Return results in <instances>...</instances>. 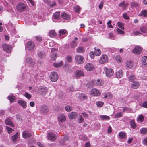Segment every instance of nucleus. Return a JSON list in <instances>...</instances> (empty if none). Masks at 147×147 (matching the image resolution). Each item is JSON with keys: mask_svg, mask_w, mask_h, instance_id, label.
<instances>
[{"mask_svg": "<svg viewBox=\"0 0 147 147\" xmlns=\"http://www.w3.org/2000/svg\"><path fill=\"white\" fill-rule=\"evenodd\" d=\"M140 131L141 134H145L147 133V128H141L140 130Z\"/></svg>", "mask_w": 147, "mask_h": 147, "instance_id": "nucleus-45", "label": "nucleus"}, {"mask_svg": "<svg viewBox=\"0 0 147 147\" xmlns=\"http://www.w3.org/2000/svg\"><path fill=\"white\" fill-rule=\"evenodd\" d=\"M5 123L6 124L9 125L11 127H13L14 126V124L12 121L9 119L7 118L6 119Z\"/></svg>", "mask_w": 147, "mask_h": 147, "instance_id": "nucleus-18", "label": "nucleus"}, {"mask_svg": "<svg viewBox=\"0 0 147 147\" xmlns=\"http://www.w3.org/2000/svg\"><path fill=\"white\" fill-rule=\"evenodd\" d=\"M123 113L122 112L117 113L115 116V117L118 118L122 116Z\"/></svg>", "mask_w": 147, "mask_h": 147, "instance_id": "nucleus-49", "label": "nucleus"}, {"mask_svg": "<svg viewBox=\"0 0 147 147\" xmlns=\"http://www.w3.org/2000/svg\"><path fill=\"white\" fill-rule=\"evenodd\" d=\"M6 128L9 133H10L14 130L13 129L7 126L6 127Z\"/></svg>", "mask_w": 147, "mask_h": 147, "instance_id": "nucleus-52", "label": "nucleus"}, {"mask_svg": "<svg viewBox=\"0 0 147 147\" xmlns=\"http://www.w3.org/2000/svg\"><path fill=\"white\" fill-rule=\"evenodd\" d=\"M129 80L130 82H133L134 81H136V78L135 76L134 75H131L128 77Z\"/></svg>", "mask_w": 147, "mask_h": 147, "instance_id": "nucleus-32", "label": "nucleus"}, {"mask_svg": "<svg viewBox=\"0 0 147 147\" xmlns=\"http://www.w3.org/2000/svg\"><path fill=\"white\" fill-rule=\"evenodd\" d=\"M87 96L86 94L84 93L80 94L79 96V98L80 100H84L87 99Z\"/></svg>", "mask_w": 147, "mask_h": 147, "instance_id": "nucleus-21", "label": "nucleus"}, {"mask_svg": "<svg viewBox=\"0 0 147 147\" xmlns=\"http://www.w3.org/2000/svg\"><path fill=\"white\" fill-rule=\"evenodd\" d=\"M106 94H107V98H112V95L111 93L108 92L106 93Z\"/></svg>", "mask_w": 147, "mask_h": 147, "instance_id": "nucleus-62", "label": "nucleus"}, {"mask_svg": "<svg viewBox=\"0 0 147 147\" xmlns=\"http://www.w3.org/2000/svg\"><path fill=\"white\" fill-rule=\"evenodd\" d=\"M104 1H102L99 5V8L100 9H101L103 7Z\"/></svg>", "mask_w": 147, "mask_h": 147, "instance_id": "nucleus-61", "label": "nucleus"}, {"mask_svg": "<svg viewBox=\"0 0 147 147\" xmlns=\"http://www.w3.org/2000/svg\"><path fill=\"white\" fill-rule=\"evenodd\" d=\"M77 116V113L75 112L71 113L68 115V117L70 119H75Z\"/></svg>", "mask_w": 147, "mask_h": 147, "instance_id": "nucleus-22", "label": "nucleus"}, {"mask_svg": "<svg viewBox=\"0 0 147 147\" xmlns=\"http://www.w3.org/2000/svg\"><path fill=\"white\" fill-rule=\"evenodd\" d=\"M23 137L24 138L26 139L32 136L30 132L28 131H24L22 133Z\"/></svg>", "mask_w": 147, "mask_h": 147, "instance_id": "nucleus-16", "label": "nucleus"}, {"mask_svg": "<svg viewBox=\"0 0 147 147\" xmlns=\"http://www.w3.org/2000/svg\"><path fill=\"white\" fill-rule=\"evenodd\" d=\"M141 48L140 47L137 46L133 49L132 52L135 54H139L141 52Z\"/></svg>", "mask_w": 147, "mask_h": 147, "instance_id": "nucleus-17", "label": "nucleus"}, {"mask_svg": "<svg viewBox=\"0 0 147 147\" xmlns=\"http://www.w3.org/2000/svg\"><path fill=\"white\" fill-rule=\"evenodd\" d=\"M26 48L29 50H32L34 47L35 45L33 42L29 41L26 45Z\"/></svg>", "mask_w": 147, "mask_h": 147, "instance_id": "nucleus-9", "label": "nucleus"}, {"mask_svg": "<svg viewBox=\"0 0 147 147\" xmlns=\"http://www.w3.org/2000/svg\"><path fill=\"white\" fill-rule=\"evenodd\" d=\"M123 72L121 70H120L116 73V76L118 78H121L123 77Z\"/></svg>", "mask_w": 147, "mask_h": 147, "instance_id": "nucleus-20", "label": "nucleus"}, {"mask_svg": "<svg viewBox=\"0 0 147 147\" xmlns=\"http://www.w3.org/2000/svg\"><path fill=\"white\" fill-rule=\"evenodd\" d=\"M78 123H80L83 122L84 121V118L81 115H79L78 117L77 120Z\"/></svg>", "mask_w": 147, "mask_h": 147, "instance_id": "nucleus-35", "label": "nucleus"}, {"mask_svg": "<svg viewBox=\"0 0 147 147\" xmlns=\"http://www.w3.org/2000/svg\"><path fill=\"white\" fill-rule=\"evenodd\" d=\"M126 67L128 69H130L133 66L132 61H127L126 63Z\"/></svg>", "mask_w": 147, "mask_h": 147, "instance_id": "nucleus-30", "label": "nucleus"}, {"mask_svg": "<svg viewBox=\"0 0 147 147\" xmlns=\"http://www.w3.org/2000/svg\"><path fill=\"white\" fill-rule=\"evenodd\" d=\"M116 30L117 33L119 34H125V32L124 31H123L119 28L117 29Z\"/></svg>", "mask_w": 147, "mask_h": 147, "instance_id": "nucleus-56", "label": "nucleus"}, {"mask_svg": "<svg viewBox=\"0 0 147 147\" xmlns=\"http://www.w3.org/2000/svg\"><path fill=\"white\" fill-rule=\"evenodd\" d=\"M91 95L93 96H99L100 95V93L99 91L97 89H93L91 91Z\"/></svg>", "mask_w": 147, "mask_h": 147, "instance_id": "nucleus-13", "label": "nucleus"}, {"mask_svg": "<svg viewBox=\"0 0 147 147\" xmlns=\"http://www.w3.org/2000/svg\"><path fill=\"white\" fill-rule=\"evenodd\" d=\"M38 55L40 58H42L45 57V54L44 52H40L38 53Z\"/></svg>", "mask_w": 147, "mask_h": 147, "instance_id": "nucleus-51", "label": "nucleus"}, {"mask_svg": "<svg viewBox=\"0 0 147 147\" xmlns=\"http://www.w3.org/2000/svg\"><path fill=\"white\" fill-rule=\"evenodd\" d=\"M94 53L95 55L96 56H99L101 53V51L99 49H95L94 52Z\"/></svg>", "mask_w": 147, "mask_h": 147, "instance_id": "nucleus-38", "label": "nucleus"}, {"mask_svg": "<svg viewBox=\"0 0 147 147\" xmlns=\"http://www.w3.org/2000/svg\"><path fill=\"white\" fill-rule=\"evenodd\" d=\"M104 69L105 72L106 76L108 77H110L113 74L114 72L113 69L110 68H108L106 67H104Z\"/></svg>", "mask_w": 147, "mask_h": 147, "instance_id": "nucleus-3", "label": "nucleus"}, {"mask_svg": "<svg viewBox=\"0 0 147 147\" xmlns=\"http://www.w3.org/2000/svg\"><path fill=\"white\" fill-rule=\"evenodd\" d=\"M140 86V84L139 82L137 81H134L132 82L131 85V87L132 88L134 89H137L139 88Z\"/></svg>", "mask_w": 147, "mask_h": 147, "instance_id": "nucleus-15", "label": "nucleus"}, {"mask_svg": "<svg viewBox=\"0 0 147 147\" xmlns=\"http://www.w3.org/2000/svg\"><path fill=\"white\" fill-rule=\"evenodd\" d=\"M144 119V117L142 115L138 116V121H139L141 122H142L143 121Z\"/></svg>", "mask_w": 147, "mask_h": 147, "instance_id": "nucleus-55", "label": "nucleus"}, {"mask_svg": "<svg viewBox=\"0 0 147 147\" xmlns=\"http://www.w3.org/2000/svg\"><path fill=\"white\" fill-rule=\"evenodd\" d=\"M56 35V32L54 30H51L49 33V35L51 37H53Z\"/></svg>", "mask_w": 147, "mask_h": 147, "instance_id": "nucleus-41", "label": "nucleus"}, {"mask_svg": "<svg viewBox=\"0 0 147 147\" xmlns=\"http://www.w3.org/2000/svg\"><path fill=\"white\" fill-rule=\"evenodd\" d=\"M8 99L11 102H13L15 100V97L12 94H10L8 96Z\"/></svg>", "mask_w": 147, "mask_h": 147, "instance_id": "nucleus-34", "label": "nucleus"}, {"mask_svg": "<svg viewBox=\"0 0 147 147\" xmlns=\"http://www.w3.org/2000/svg\"><path fill=\"white\" fill-rule=\"evenodd\" d=\"M63 64V62L62 61H61V62L58 63H54L53 65L55 67H59L61 66Z\"/></svg>", "mask_w": 147, "mask_h": 147, "instance_id": "nucleus-29", "label": "nucleus"}, {"mask_svg": "<svg viewBox=\"0 0 147 147\" xmlns=\"http://www.w3.org/2000/svg\"><path fill=\"white\" fill-rule=\"evenodd\" d=\"M59 33L60 38H63L64 37L67 36V31L65 29H61L59 31Z\"/></svg>", "mask_w": 147, "mask_h": 147, "instance_id": "nucleus-11", "label": "nucleus"}, {"mask_svg": "<svg viewBox=\"0 0 147 147\" xmlns=\"http://www.w3.org/2000/svg\"><path fill=\"white\" fill-rule=\"evenodd\" d=\"M85 51V49L83 47L80 46L78 47L77 49V51L78 53H83Z\"/></svg>", "mask_w": 147, "mask_h": 147, "instance_id": "nucleus-31", "label": "nucleus"}, {"mask_svg": "<svg viewBox=\"0 0 147 147\" xmlns=\"http://www.w3.org/2000/svg\"><path fill=\"white\" fill-rule=\"evenodd\" d=\"M92 82L94 85L99 87L102 86L103 84V82L102 80L100 79L92 80Z\"/></svg>", "mask_w": 147, "mask_h": 147, "instance_id": "nucleus-6", "label": "nucleus"}, {"mask_svg": "<svg viewBox=\"0 0 147 147\" xmlns=\"http://www.w3.org/2000/svg\"><path fill=\"white\" fill-rule=\"evenodd\" d=\"M18 102L20 105H21L23 108L25 109L26 108L27 106L26 102L22 100H20L18 101Z\"/></svg>", "mask_w": 147, "mask_h": 147, "instance_id": "nucleus-24", "label": "nucleus"}, {"mask_svg": "<svg viewBox=\"0 0 147 147\" xmlns=\"http://www.w3.org/2000/svg\"><path fill=\"white\" fill-rule=\"evenodd\" d=\"M60 13L59 12L55 13L53 15V18L56 19H59L60 18Z\"/></svg>", "mask_w": 147, "mask_h": 147, "instance_id": "nucleus-37", "label": "nucleus"}, {"mask_svg": "<svg viewBox=\"0 0 147 147\" xmlns=\"http://www.w3.org/2000/svg\"><path fill=\"white\" fill-rule=\"evenodd\" d=\"M56 57L57 54L56 53H54L51 55V59L53 61H54L56 59Z\"/></svg>", "mask_w": 147, "mask_h": 147, "instance_id": "nucleus-54", "label": "nucleus"}, {"mask_svg": "<svg viewBox=\"0 0 147 147\" xmlns=\"http://www.w3.org/2000/svg\"><path fill=\"white\" fill-rule=\"evenodd\" d=\"M104 103L103 102L99 101L96 102L97 105L98 107H101L103 105Z\"/></svg>", "mask_w": 147, "mask_h": 147, "instance_id": "nucleus-59", "label": "nucleus"}, {"mask_svg": "<svg viewBox=\"0 0 147 147\" xmlns=\"http://www.w3.org/2000/svg\"><path fill=\"white\" fill-rule=\"evenodd\" d=\"M65 109L67 112H69L72 110V108L71 107L67 105L65 107Z\"/></svg>", "mask_w": 147, "mask_h": 147, "instance_id": "nucleus-48", "label": "nucleus"}, {"mask_svg": "<svg viewBox=\"0 0 147 147\" xmlns=\"http://www.w3.org/2000/svg\"><path fill=\"white\" fill-rule=\"evenodd\" d=\"M141 61L143 65L147 66V56H144L142 57Z\"/></svg>", "mask_w": 147, "mask_h": 147, "instance_id": "nucleus-26", "label": "nucleus"}, {"mask_svg": "<svg viewBox=\"0 0 147 147\" xmlns=\"http://www.w3.org/2000/svg\"><path fill=\"white\" fill-rule=\"evenodd\" d=\"M47 138L48 140H51L54 141L56 138V136L53 133L51 132H49L47 135Z\"/></svg>", "mask_w": 147, "mask_h": 147, "instance_id": "nucleus-12", "label": "nucleus"}, {"mask_svg": "<svg viewBox=\"0 0 147 147\" xmlns=\"http://www.w3.org/2000/svg\"><path fill=\"white\" fill-rule=\"evenodd\" d=\"M84 74L83 72L81 70H77L76 72L75 76L77 77H80L83 76Z\"/></svg>", "mask_w": 147, "mask_h": 147, "instance_id": "nucleus-25", "label": "nucleus"}, {"mask_svg": "<svg viewBox=\"0 0 147 147\" xmlns=\"http://www.w3.org/2000/svg\"><path fill=\"white\" fill-rule=\"evenodd\" d=\"M117 25L119 27L121 28L122 30H124L123 24L119 22H117Z\"/></svg>", "mask_w": 147, "mask_h": 147, "instance_id": "nucleus-44", "label": "nucleus"}, {"mask_svg": "<svg viewBox=\"0 0 147 147\" xmlns=\"http://www.w3.org/2000/svg\"><path fill=\"white\" fill-rule=\"evenodd\" d=\"M2 47L3 50L8 53L10 52L12 48L11 46L5 44H3L2 45Z\"/></svg>", "mask_w": 147, "mask_h": 147, "instance_id": "nucleus-10", "label": "nucleus"}, {"mask_svg": "<svg viewBox=\"0 0 147 147\" xmlns=\"http://www.w3.org/2000/svg\"><path fill=\"white\" fill-rule=\"evenodd\" d=\"M125 2L124 1H123L122 2H121L120 3L119 5L120 7H122L123 6H124V8H123V9H124L125 8V7L126 6V5H125Z\"/></svg>", "mask_w": 147, "mask_h": 147, "instance_id": "nucleus-60", "label": "nucleus"}, {"mask_svg": "<svg viewBox=\"0 0 147 147\" xmlns=\"http://www.w3.org/2000/svg\"><path fill=\"white\" fill-rule=\"evenodd\" d=\"M77 44L78 42L76 41H75V40L72 41L70 44L71 47L73 48H75L77 46Z\"/></svg>", "mask_w": 147, "mask_h": 147, "instance_id": "nucleus-36", "label": "nucleus"}, {"mask_svg": "<svg viewBox=\"0 0 147 147\" xmlns=\"http://www.w3.org/2000/svg\"><path fill=\"white\" fill-rule=\"evenodd\" d=\"M140 16H143L144 17H147V11L146 10H142L139 14Z\"/></svg>", "mask_w": 147, "mask_h": 147, "instance_id": "nucleus-28", "label": "nucleus"}, {"mask_svg": "<svg viewBox=\"0 0 147 147\" xmlns=\"http://www.w3.org/2000/svg\"><path fill=\"white\" fill-rule=\"evenodd\" d=\"M143 142L144 145H147V138H146L144 139Z\"/></svg>", "mask_w": 147, "mask_h": 147, "instance_id": "nucleus-64", "label": "nucleus"}, {"mask_svg": "<svg viewBox=\"0 0 147 147\" xmlns=\"http://www.w3.org/2000/svg\"><path fill=\"white\" fill-rule=\"evenodd\" d=\"M115 59L118 63L121 62L122 60L121 58L119 55H117L115 57Z\"/></svg>", "mask_w": 147, "mask_h": 147, "instance_id": "nucleus-46", "label": "nucleus"}, {"mask_svg": "<svg viewBox=\"0 0 147 147\" xmlns=\"http://www.w3.org/2000/svg\"><path fill=\"white\" fill-rule=\"evenodd\" d=\"M59 78V76L57 72L55 71L52 72L49 76V79L52 82L56 81Z\"/></svg>", "mask_w": 147, "mask_h": 147, "instance_id": "nucleus-1", "label": "nucleus"}, {"mask_svg": "<svg viewBox=\"0 0 147 147\" xmlns=\"http://www.w3.org/2000/svg\"><path fill=\"white\" fill-rule=\"evenodd\" d=\"M142 106L144 107L147 108V101H144L143 102Z\"/></svg>", "mask_w": 147, "mask_h": 147, "instance_id": "nucleus-63", "label": "nucleus"}, {"mask_svg": "<svg viewBox=\"0 0 147 147\" xmlns=\"http://www.w3.org/2000/svg\"><path fill=\"white\" fill-rule=\"evenodd\" d=\"M101 120H108L110 119V117L106 115H101L100 116Z\"/></svg>", "mask_w": 147, "mask_h": 147, "instance_id": "nucleus-40", "label": "nucleus"}, {"mask_svg": "<svg viewBox=\"0 0 147 147\" xmlns=\"http://www.w3.org/2000/svg\"><path fill=\"white\" fill-rule=\"evenodd\" d=\"M91 58L93 59L95 56V54L94 53V52L93 51L90 52L89 54Z\"/></svg>", "mask_w": 147, "mask_h": 147, "instance_id": "nucleus-58", "label": "nucleus"}, {"mask_svg": "<svg viewBox=\"0 0 147 147\" xmlns=\"http://www.w3.org/2000/svg\"><path fill=\"white\" fill-rule=\"evenodd\" d=\"M119 136L121 139L124 138L126 137L125 133L123 132H120L119 134Z\"/></svg>", "mask_w": 147, "mask_h": 147, "instance_id": "nucleus-39", "label": "nucleus"}, {"mask_svg": "<svg viewBox=\"0 0 147 147\" xmlns=\"http://www.w3.org/2000/svg\"><path fill=\"white\" fill-rule=\"evenodd\" d=\"M108 57L106 55H102L100 60V63L101 64L104 63L108 61Z\"/></svg>", "mask_w": 147, "mask_h": 147, "instance_id": "nucleus-14", "label": "nucleus"}, {"mask_svg": "<svg viewBox=\"0 0 147 147\" xmlns=\"http://www.w3.org/2000/svg\"><path fill=\"white\" fill-rule=\"evenodd\" d=\"M130 123L131 126L133 129H134L136 127V125L134 120H131Z\"/></svg>", "mask_w": 147, "mask_h": 147, "instance_id": "nucleus-33", "label": "nucleus"}, {"mask_svg": "<svg viewBox=\"0 0 147 147\" xmlns=\"http://www.w3.org/2000/svg\"><path fill=\"white\" fill-rule=\"evenodd\" d=\"M26 63L29 65H32L34 64V62L32 59L29 57H27L26 59Z\"/></svg>", "mask_w": 147, "mask_h": 147, "instance_id": "nucleus-19", "label": "nucleus"}, {"mask_svg": "<svg viewBox=\"0 0 147 147\" xmlns=\"http://www.w3.org/2000/svg\"><path fill=\"white\" fill-rule=\"evenodd\" d=\"M58 120L61 122L65 121L66 120L65 116L63 114H61L58 118Z\"/></svg>", "mask_w": 147, "mask_h": 147, "instance_id": "nucleus-23", "label": "nucleus"}, {"mask_svg": "<svg viewBox=\"0 0 147 147\" xmlns=\"http://www.w3.org/2000/svg\"><path fill=\"white\" fill-rule=\"evenodd\" d=\"M140 30L143 33L147 32V28L145 27H142L140 28Z\"/></svg>", "mask_w": 147, "mask_h": 147, "instance_id": "nucleus-47", "label": "nucleus"}, {"mask_svg": "<svg viewBox=\"0 0 147 147\" xmlns=\"http://www.w3.org/2000/svg\"><path fill=\"white\" fill-rule=\"evenodd\" d=\"M85 69L88 71H92L94 70L95 68L94 65L92 63H88L84 66Z\"/></svg>", "mask_w": 147, "mask_h": 147, "instance_id": "nucleus-8", "label": "nucleus"}, {"mask_svg": "<svg viewBox=\"0 0 147 147\" xmlns=\"http://www.w3.org/2000/svg\"><path fill=\"white\" fill-rule=\"evenodd\" d=\"M18 133L17 132L14 135L12 136V139L13 141H15L16 140L18 137Z\"/></svg>", "mask_w": 147, "mask_h": 147, "instance_id": "nucleus-43", "label": "nucleus"}, {"mask_svg": "<svg viewBox=\"0 0 147 147\" xmlns=\"http://www.w3.org/2000/svg\"><path fill=\"white\" fill-rule=\"evenodd\" d=\"M67 60L69 62H70L72 61V57L71 56H68L66 57Z\"/></svg>", "mask_w": 147, "mask_h": 147, "instance_id": "nucleus-57", "label": "nucleus"}, {"mask_svg": "<svg viewBox=\"0 0 147 147\" xmlns=\"http://www.w3.org/2000/svg\"><path fill=\"white\" fill-rule=\"evenodd\" d=\"M75 60L77 63L79 64L83 63L84 61V57L80 55H77L75 56Z\"/></svg>", "mask_w": 147, "mask_h": 147, "instance_id": "nucleus-2", "label": "nucleus"}, {"mask_svg": "<svg viewBox=\"0 0 147 147\" xmlns=\"http://www.w3.org/2000/svg\"><path fill=\"white\" fill-rule=\"evenodd\" d=\"M24 95L26 98L28 99L31 98V95L29 94L27 92H25L24 94Z\"/></svg>", "mask_w": 147, "mask_h": 147, "instance_id": "nucleus-53", "label": "nucleus"}, {"mask_svg": "<svg viewBox=\"0 0 147 147\" xmlns=\"http://www.w3.org/2000/svg\"><path fill=\"white\" fill-rule=\"evenodd\" d=\"M138 6V3L135 2H132L131 3V7H137Z\"/></svg>", "mask_w": 147, "mask_h": 147, "instance_id": "nucleus-50", "label": "nucleus"}, {"mask_svg": "<svg viewBox=\"0 0 147 147\" xmlns=\"http://www.w3.org/2000/svg\"><path fill=\"white\" fill-rule=\"evenodd\" d=\"M47 90L48 89L45 86H40L38 88L39 92L42 95H45L47 92Z\"/></svg>", "mask_w": 147, "mask_h": 147, "instance_id": "nucleus-7", "label": "nucleus"}, {"mask_svg": "<svg viewBox=\"0 0 147 147\" xmlns=\"http://www.w3.org/2000/svg\"><path fill=\"white\" fill-rule=\"evenodd\" d=\"M16 9L20 12H22L25 10L26 6L23 3H19L16 6Z\"/></svg>", "mask_w": 147, "mask_h": 147, "instance_id": "nucleus-4", "label": "nucleus"}, {"mask_svg": "<svg viewBox=\"0 0 147 147\" xmlns=\"http://www.w3.org/2000/svg\"><path fill=\"white\" fill-rule=\"evenodd\" d=\"M40 111L42 113H46L49 111V109L48 107L45 105H41L39 108Z\"/></svg>", "mask_w": 147, "mask_h": 147, "instance_id": "nucleus-5", "label": "nucleus"}, {"mask_svg": "<svg viewBox=\"0 0 147 147\" xmlns=\"http://www.w3.org/2000/svg\"><path fill=\"white\" fill-rule=\"evenodd\" d=\"M74 8L75 9L76 12L77 13L80 11L81 9L80 7L78 5L75 6Z\"/></svg>", "mask_w": 147, "mask_h": 147, "instance_id": "nucleus-42", "label": "nucleus"}, {"mask_svg": "<svg viewBox=\"0 0 147 147\" xmlns=\"http://www.w3.org/2000/svg\"><path fill=\"white\" fill-rule=\"evenodd\" d=\"M61 16L64 19L69 20L70 19L69 16L64 12L61 13Z\"/></svg>", "mask_w": 147, "mask_h": 147, "instance_id": "nucleus-27", "label": "nucleus"}]
</instances>
